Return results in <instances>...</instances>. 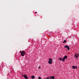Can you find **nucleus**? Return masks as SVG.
<instances>
[{
    "instance_id": "nucleus-13",
    "label": "nucleus",
    "mask_w": 79,
    "mask_h": 79,
    "mask_svg": "<svg viewBox=\"0 0 79 79\" xmlns=\"http://www.w3.org/2000/svg\"><path fill=\"white\" fill-rule=\"evenodd\" d=\"M39 68V69H40L41 68V67L40 66H39V67H38Z\"/></svg>"
},
{
    "instance_id": "nucleus-2",
    "label": "nucleus",
    "mask_w": 79,
    "mask_h": 79,
    "mask_svg": "<svg viewBox=\"0 0 79 79\" xmlns=\"http://www.w3.org/2000/svg\"><path fill=\"white\" fill-rule=\"evenodd\" d=\"M49 61L48 62L49 64H52V59L49 58L48 60Z\"/></svg>"
},
{
    "instance_id": "nucleus-6",
    "label": "nucleus",
    "mask_w": 79,
    "mask_h": 79,
    "mask_svg": "<svg viewBox=\"0 0 79 79\" xmlns=\"http://www.w3.org/2000/svg\"><path fill=\"white\" fill-rule=\"evenodd\" d=\"M74 56L77 58H78V55L77 54H75Z\"/></svg>"
},
{
    "instance_id": "nucleus-5",
    "label": "nucleus",
    "mask_w": 79,
    "mask_h": 79,
    "mask_svg": "<svg viewBox=\"0 0 79 79\" xmlns=\"http://www.w3.org/2000/svg\"><path fill=\"white\" fill-rule=\"evenodd\" d=\"M72 68L73 69H75L76 68V69H77V66H72Z\"/></svg>"
},
{
    "instance_id": "nucleus-12",
    "label": "nucleus",
    "mask_w": 79,
    "mask_h": 79,
    "mask_svg": "<svg viewBox=\"0 0 79 79\" xmlns=\"http://www.w3.org/2000/svg\"><path fill=\"white\" fill-rule=\"evenodd\" d=\"M39 79H41V77H39L38 78Z\"/></svg>"
},
{
    "instance_id": "nucleus-17",
    "label": "nucleus",
    "mask_w": 79,
    "mask_h": 79,
    "mask_svg": "<svg viewBox=\"0 0 79 79\" xmlns=\"http://www.w3.org/2000/svg\"><path fill=\"white\" fill-rule=\"evenodd\" d=\"M78 56H79V53L78 54Z\"/></svg>"
},
{
    "instance_id": "nucleus-18",
    "label": "nucleus",
    "mask_w": 79,
    "mask_h": 79,
    "mask_svg": "<svg viewBox=\"0 0 79 79\" xmlns=\"http://www.w3.org/2000/svg\"><path fill=\"white\" fill-rule=\"evenodd\" d=\"M58 59H59V60H60V58H59Z\"/></svg>"
},
{
    "instance_id": "nucleus-7",
    "label": "nucleus",
    "mask_w": 79,
    "mask_h": 79,
    "mask_svg": "<svg viewBox=\"0 0 79 79\" xmlns=\"http://www.w3.org/2000/svg\"><path fill=\"white\" fill-rule=\"evenodd\" d=\"M68 56H65L64 57V59H67V58Z\"/></svg>"
},
{
    "instance_id": "nucleus-3",
    "label": "nucleus",
    "mask_w": 79,
    "mask_h": 79,
    "mask_svg": "<svg viewBox=\"0 0 79 79\" xmlns=\"http://www.w3.org/2000/svg\"><path fill=\"white\" fill-rule=\"evenodd\" d=\"M64 48H67L68 50H69V46H68V45H65L64 47Z\"/></svg>"
},
{
    "instance_id": "nucleus-9",
    "label": "nucleus",
    "mask_w": 79,
    "mask_h": 79,
    "mask_svg": "<svg viewBox=\"0 0 79 79\" xmlns=\"http://www.w3.org/2000/svg\"><path fill=\"white\" fill-rule=\"evenodd\" d=\"M63 43H66V40H64V41L63 42Z\"/></svg>"
},
{
    "instance_id": "nucleus-11",
    "label": "nucleus",
    "mask_w": 79,
    "mask_h": 79,
    "mask_svg": "<svg viewBox=\"0 0 79 79\" xmlns=\"http://www.w3.org/2000/svg\"><path fill=\"white\" fill-rule=\"evenodd\" d=\"M60 61H62V59H61V57L60 58Z\"/></svg>"
},
{
    "instance_id": "nucleus-8",
    "label": "nucleus",
    "mask_w": 79,
    "mask_h": 79,
    "mask_svg": "<svg viewBox=\"0 0 79 79\" xmlns=\"http://www.w3.org/2000/svg\"><path fill=\"white\" fill-rule=\"evenodd\" d=\"M31 77L32 79H34V78H35V77L34 76H32Z\"/></svg>"
},
{
    "instance_id": "nucleus-16",
    "label": "nucleus",
    "mask_w": 79,
    "mask_h": 79,
    "mask_svg": "<svg viewBox=\"0 0 79 79\" xmlns=\"http://www.w3.org/2000/svg\"><path fill=\"white\" fill-rule=\"evenodd\" d=\"M35 13L36 14L37 13V12H35Z\"/></svg>"
},
{
    "instance_id": "nucleus-4",
    "label": "nucleus",
    "mask_w": 79,
    "mask_h": 79,
    "mask_svg": "<svg viewBox=\"0 0 79 79\" xmlns=\"http://www.w3.org/2000/svg\"><path fill=\"white\" fill-rule=\"evenodd\" d=\"M24 77L25 79H28V77H27V76L26 75H24Z\"/></svg>"
},
{
    "instance_id": "nucleus-15",
    "label": "nucleus",
    "mask_w": 79,
    "mask_h": 79,
    "mask_svg": "<svg viewBox=\"0 0 79 79\" xmlns=\"http://www.w3.org/2000/svg\"><path fill=\"white\" fill-rule=\"evenodd\" d=\"M22 76L23 77H24V75H22Z\"/></svg>"
},
{
    "instance_id": "nucleus-14",
    "label": "nucleus",
    "mask_w": 79,
    "mask_h": 79,
    "mask_svg": "<svg viewBox=\"0 0 79 79\" xmlns=\"http://www.w3.org/2000/svg\"><path fill=\"white\" fill-rule=\"evenodd\" d=\"M21 51H20L19 52L21 53Z\"/></svg>"
},
{
    "instance_id": "nucleus-10",
    "label": "nucleus",
    "mask_w": 79,
    "mask_h": 79,
    "mask_svg": "<svg viewBox=\"0 0 79 79\" xmlns=\"http://www.w3.org/2000/svg\"><path fill=\"white\" fill-rule=\"evenodd\" d=\"M62 61H65V59H64V58H63Z\"/></svg>"
},
{
    "instance_id": "nucleus-1",
    "label": "nucleus",
    "mask_w": 79,
    "mask_h": 79,
    "mask_svg": "<svg viewBox=\"0 0 79 79\" xmlns=\"http://www.w3.org/2000/svg\"><path fill=\"white\" fill-rule=\"evenodd\" d=\"M21 55L22 56H24L26 55V52L24 51H22L21 52Z\"/></svg>"
}]
</instances>
